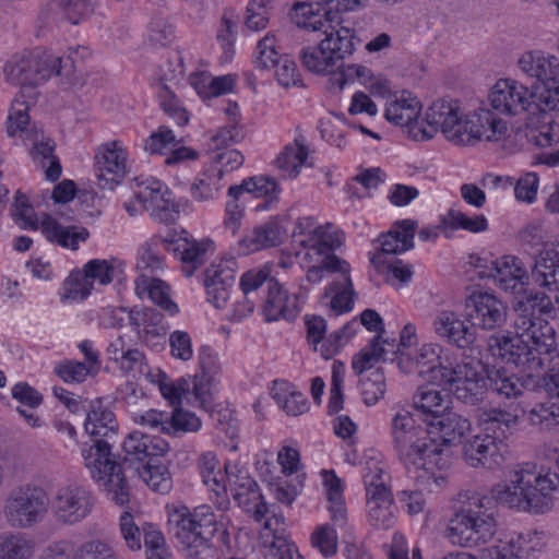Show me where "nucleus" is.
<instances>
[{"label": "nucleus", "mask_w": 559, "mask_h": 559, "mask_svg": "<svg viewBox=\"0 0 559 559\" xmlns=\"http://www.w3.org/2000/svg\"><path fill=\"white\" fill-rule=\"evenodd\" d=\"M559 487L556 473L543 474L530 463L513 471L510 484L500 483L491 489V498L474 495L455 510L447 527L453 545L475 547L489 542L496 534V507L492 500L534 514L551 510L554 493Z\"/></svg>", "instance_id": "nucleus-1"}, {"label": "nucleus", "mask_w": 559, "mask_h": 559, "mask_svg": "<svg viewBox=\"0 0 559 559\" xmlns=\"http://www.w3.org/2000/svg\"><path fill=\"white\" fill-rule=\"evenodd\" d=\"M559 318V289L530 294L518 304L513 331L492 334L488 349L528 376L539 373L559 357L557 333L549 319Z\"/></svg>", "instance_id": "nucleus-2"}, {"label": "nucleus", "mask_w": 559, "mask_h": 559, "mask_svg": "<svg viewBox=\"0 0 559 559\" xmlns=\"http://www.w3.org/2000/svg\"><path fill=\"white\" fill-rule=\"evenodd\" d=\"M438 131L455 145H473L479 140L499 141L507 127L487 109L464 117L457 100L440 98L428 107L421 128L416 124L411 133L416 141H424Z\"/></svg>", "instance_id": "nucleus-3"}, {"label": "nucleus", "mask_w": 559, "mask_h": 559, "mask_svg": "<svg viewBox=\"0 0 559 559\" xmlns=\"http://www.w3.org/2000/svg\"><path fill=\"white\" fill-rule=\"evenodd\" d=\"M117 426L116 416L108 407L99 400L92 402L86 411L84 428L96 439L88 449L82 450V456L92 478L116 504L123 507L129 502L130 487L123 467L115 460L108 441L116 435Z\"/></svg>", "instance_id": "nucleus-4"}, {"label": "nucleus", "mask_w": 559, "mask_h": 559, "mask_svg": "<svg viewBox=\"0 0 559 559\" xmlns=\"http://www.w3.org/2000/svg\"><path fill=\"white\" fill-rule=\"evenodd\" d=\"M230 520L203 504L168 508L169 532L180 545L186 559H219L218 547L229 544Z\"/></svg>", "instance_id": "nucleus-5"}, {"label": "nucleus", "mask_w": 559, "mask_h": 559, "mask_svg": "<svg viewBox=\"0 0 559 559\" xmlns=\"http://www.w3.org/2000/svg\"><path fill=\"white\" fill-rule=\"evenodd\" d=\"M74 63L70 57H58L35 49L27 55L14 56L4 66L7 81L21 87H36L52 75L70 79Z\"/></svg>", "instance_id": "nucleus-6"}, {"label": "nucleus", "mask_w": 559, "mask_h": 559, "mask_svg": "<svg viewBox=\"0 0 559 559\" xmlns=\"http://www.w3.org/2000/svg\"><path fill=\"white\" fill-rule=\"evenodd\" d=\"M49 504V498L41 487L23 484L14 487L8 493L3 514L11 527L27 530L45 519Z\"/></svg>", "instance_id": "nucleus-7"}, {"label": "nucleus", "mask_w": 559, "mask_h": 559, "mask_svg": "<svg viewBox=\"0 0 559 559\" xmlns=\"http://www.w3.org/2000/svg\"><path fill=\"white\" fill-rule=\"evenodd\" d=\"M325 38L318 46L304 47L300 51L302 66L317 74H325L332 69L343 68L342 61L355 50L354 33L347 27L335 32L323 31Z\"/></svg>", "instance_id": "nucleus-8"}, {"label": "nucleus", "mask_w": 559, "mask_h": 559, "mask_svg": "<svg viewBox=\"0 0 559 559\" xmlns=\"http://www.w3.org/2000/svg\"><path fill=\"white\" fill-rule=\"evenodd\" d=\"M120 535L124 546L131 551L145 549V559H174L162 531L153 523L138 524L134 516L124 511L119 519Z\"/></svg>", "instance_id": "nucleus-9"}, {"label": "nucleus", "mask_w": 559, "mask_h": 559, "mask_svg": "<svg viewBox=\"0 0 559 559\" xmlns=\"http://www.w3.org/2000/svg\"><path fill=\"white\" fill-rule=\"evenodd\" d=\"M429 430L394 449L396 456L405 468L411 471H432L435 467L442 471L452 462V451L441 448L437 440L429 437Z\"/></svg>", "instance_id": "nucleus-10"}, {"label": "nucleus", "mask_w": 559, "mask_h": 559, "mask_svg": "<svg viewBox=\"0 0 559 559\" xmlns=\"http://www.w3.org/2000/svg\"><path fill=\"white\" fill-rule=\"evenodd\" d=\"M488 273L481 272V277H492L497 286L514 295L512 301V309L514 319L516 318V308L520 301L530 297V294L543 293L540 288H530L531 273L524 269L521 260L513 255H504L499 259L492 260L490 265L487 266Z\"/></svg>", "instance_id": "nucleus-11"}, {"label": "nucleus", "mask_w": 559, "mask_h": 559, "mask_svg": "<svg viewBox=\"0 0 559 559\" xmlns=\"http://www.w3.org/2000/svg\"><path fill=\"white\" fill-rule=\"evenodd\" d=\"M133 193L153 219L162 224H174L179 217V204L169 188L155 178H135Z\"/></svg>", "instance_id": "nucleus-12"}, {"label": "nucleus", "mask_w": 559, "mask_h": 559, "mask_svg": "<svg viewBox=\"0 0 559 559\" xmlns=\"http://www.w3.org/2000/svg\"><path fill=\"white\" fill-rule=\"evenodd\" d=\"M489 102L500 114L528 116L538 110L537 94L523 83L512 79H500L489 93Z\"/></svg>", "instance_id": "nucleus-13"}, {"label": "nucleus", "mask_w": 559, "mask_h": 559, "mask_svg": "<svg viewBox=\"0 0 559 559\" xmlns=\"http://www.w3.org/2000/svg\"><path fill=\"white\" fill-rule=\"evenodd\" d=\"M337 5V0H311L296 2L290 10L292 21L300 28L317 32H335L340 24V12L354 11Z\"/></svg>", "instance_id": "nucleus-14"}, {"label": "nucleus", "mask_w": 559, "mask_h": 559, "mask_svg": "<svg viewBox=\"0 0 559 559\" xmlns=\"http://www.w3.org/2000/svg\"><path fill=\"white\" fill-rule=\"evenodd\" d=\"M465 317L474 329L492 331L506 325L508 307L493 294L476 293L465 301Z\"/></svg>", "instance_id": "nucleus-15"}, {"label": "nucleus", "mask_w": 559, "mask_h": 559, "mask_svg": "<svg viewBox=\"0 0 559 559\" xmlns=\"http://www.w3.org/2000/svg\"><path fill=\"white\" fill-rule=\"evenodd\" d=\"M94 499L92 492L79 485L58 488L52 497L51 508L58 521L75 524L92 511Z\"/></svg>", "instance_id": "nucleus-16"}, {"label": "nucleus", "mask_w": 559, "mask_h": 559, "mask_svg": "<svg viewBox=\"0 0 559 559\" xmlns=\"http://www.w3.org/2000/svg\"><path fill=\"white\" fill-rule=\"evenodd\" d=\"M308 290V287L302 282L299 292L290 295L287 289L275 280L262 300L263 313L266 321H276L278 319L294 320L302 309Z\"/></svg>", "instance_id": "nucleus-17"}, {"label": "nucleus", "mask_w": 559, "mask_h": 559, "mask_svg": "<svg viewBox=\"0 0 559 559\" xmlns=\"http://www.w3.org/2000/svg\"><path fill=\"white\" fill-rule=\"evenodd\" d=\"M397 230H390L381 235L377 242L379 246L370 257L372 265H381L396 259V254L405 252L414 247V236L417 223L412 219H403L395 224Z\"/></svg>", "instance_id": "nucleus-18"}, {"label": "nucleus", "mask_w": 559, "mask_h": 559, "mask_svg": "<svg viewBox=\"0 0 559 559\" xmlns=\"http://www.w3.org/2000/svg\"><path fill=\"white\" fill-rule=\"evenodd\" d=\"M122 448L123 465L135 471V466H142L146 461L164 455L169 450V444L159 437L132 431L126 437Z\"/></svg>", "instance_id": "nucleus-19"}, {"label": "nucleus", "mask_w": 559, "mask_h": 559, "mask_svg": "<svg viewBox=\"0 0 559 559\" xmlns=\"http://www.w3.org/2000/svg\"><path fill=\"white\" fill-rule=\"evenodd\" d=\"M97 186L103 190H114L126 175V152L116 142L98 148L95 155Z\"/></svg>", "instance_id": "nucleus-20"}, {"label": "nucleus", "mask_w": 559, "mask_h": 559, "mask_svg": "<svg viewBox=\"0 0 559 559\" xmlns=\"http://www.w3.org/2000/svg\"><path fill=\"white\" fill-rule=\"evenodd\" d=\"M258 56L255 64L258 68L266 69L275 68V76L277 82L284 86H296L301 80L297 71L296 63L287 56H281L274 48V37L265 36L258 43Z\"/></svg>", "instance_id": "nucleus-21"}, {"label": "nucleus", "mask_w": 559, "mask_h": 559, "mask_svg": "<svg viewBox=\"0 0 559 559\" xmlns=\"http://www.w3.org/2000/svg\"><path fill=\"white\" fill-rule=\"evenodd\" d=\"M287 216H274L255 226L239 241L240 249L247 254L280 246L287 237Z\"/></svg>", "instance_id": "nucleus-22"}, {"label": "nucleus", "mask_w": 559, "mask_h": 559, "mask_svg": "<svg viewBox=\"0 0 559 559\" xmlns=\"http://www.w3.org/2000/svg\"><path fill=\"white\" fill-rule=\"evenodd\" d=\"M516 67L526 78L535 79L543 85L559 82V58L544 50L523 52Z\"/></svg>", "instance_id": "nucleus-23"}, {"label": "nucleus", "mask_w": 559, "mask_h": 559, "mask_svg": "<svg viewBox=\"0 0 559 559\" xmlns=\"http://www.w3.org/2000/svg\"><path fill=\"white\" fill-rule=\"evenodd\" d=\"M430 433L438 435L437 444L450 451L452 447L463 443L465 436L471 431V421L461 414L445 409L442 414L428 420Z\"/></svg>", "instance_id": "nucleus-24"}, {"label": "nucleus", "mask_w": 559, "mask_h": 559, "mask_svg": "<svg viewBox=\"0 0 559 559\" xmlns=\"http://www.w3.org/2000/svg\"><path fill=\"white\" fill-rule=\"evenodd\" d=\"M236 262L233 259L211 264L205 270L204 286L207 300L216 308L225 307L229 292L235 283Z\"/></svg>", "instance_id": "nucleus-25"}, {"label": "nucleus", "mask_w": 559, "mask_h": 559, "mask_svg": "<svg viewBox=\"0 0 559 559\" xmlns=\"http://www.w3.org/2000/svg\"><path fill=\"white\" fill-rule=\"evenodd\" d=\"M213 246L211 239L197 241L187 237L170 238L167 251L180 259L182 272L187 277H190L195 270L206 262L209 252H213Z\"/></svg>", "instance_id": "nucleus-26"}, {"label": "nucleus", "mask_w": 559, "mask_h": 559, "mask_svg": "<svg viewBox=\"0 0 559 559\" xmlns=\"http://www.w3.org/2000/svg\"><path fill=\"white\" fill-rule=\"evenodd\" d=\"M455 374L452 392L459 401L473 406L484 401L488 391L486 374L469 362L459 364V373Z\"/></svg>", "instance_id": "nucleus-27"}, {"label": "nucleus", "mask_w": 559, "mask_h": 559, "mask_svg": "<svg viewBox=\"0 0 559 559\" xmlns=\"http://www.w3.org/2000/svg\"><path fill=\"white\" fill-rule=\"evenodd\" d=\"M367 499V516L376 528L389 530L395 523L394 499L386 486L369 484Z\"/></svg>", "instance_id": "nucleus-28"}, {"label": "nucleus", "mask_w": 559, "mask_h": 559, "mask_svg": "<svg viewBox=\"0 0 559 559\" xmlns=\"http://www.w3.org/2000/svg\"><path fill=\"white\" fill-rule=\"evenodd\" d=\"M433 328L441 338L459 348H469L476 340L472 324L461 320L453 311L439 312L435 318Z\"/></svg>", "instance_id": "nucleus-29"}, {"label": "nucleus", "mask_w": 559, "mask_h": 559, "mask_svg": "<svg viewBox=\"0 0 559 559\" xmlns=\"http://www.w3.org/2000/svg\"><path fill=\"white\" fill-rule=\"evenodd\" d=\"M282 515H273L266 519L263 530V538L265 545V559H304L295 544L284 535Z\"/></svg>", "instance_id": "nucleus-30"}, {"label": "nucleus", "mask_w": 559, "mask_h": 559, "mask_svg": "<svg viewBox=\"0 0 559 559\" xmlns=\"http://www.w3.org/2000/svg\"><path fill=\"white\" fill-rule=\"evenodd\" d=\"M463 457L472 467L491 468L502 459L500 444L489 433L477 435L463 441Z\"/></svg>", "instance_id": "nucleus-31"}, {"label": "nucleus", "mask_w": 559, "mask_h": 559, "mask_svg": "<svg viewBox=\"0 0 559 559\" xmlns=\"http://www.w3.org/2000/svg\"><path fill=\"white\" fill-rule=\"evenodd\" d=\"M200 374L194 376L193 393L195 399L204 406L211 400V386L221 374V364L217 354L210 346L199 349Z\"/></svg>", "instance_id": "nucleus-32"}, {"label": "nucleus", "mask_w": 559, "mask_h": 559, "mask_svg": "<svg viewBox=\"0 0 559 559\" xmlns=\"http://www.w3.org/2000/svg\"><path fill=\"white\" fill-rule=\"evenodd\" d=\"M233 498L246 512L252 513L255 521L267 514V507L260 488L250 476H236L231 483Z\"/></svg>", "instance_id": "nucleus-33"}, {"label": "nucleus", "mask_w": 559, "mask_h": 559, "mask_svg": "<svg viewBox=\"0 0 559 559\" xmlns=\"http://www.w3.org/2000/svg\"><path fill=\"white\" fill-rule=\"evenodd\" d=\"M344 242V234L337 230L333 224L326 223L313 228L306 238L299 240V243L308 249V255H336L334 251Z\"/></svg>", "instance_id": "nucleus-34"}, {"label": "nucleus", "mask_w": 559, "mask_h": 559, "mask_svg": "<svg viewBox=\"0 0 559 559\" xmlns=\"http://www.w3.org/2000/svg\"><path fill=\"white\" fill-rule=\"evenodd\" d=\"M281 188L275 179L267 176H253L242 180L240 185L231 186L228 189L229 198H239L249 193L254 198H263L265 201L257 206L258 210H267L278 200Z\"/></svg>", "instance_id": "nucleus-35"}, {"label": "nucleus", "mask_w": 559, "mask_h": 559, "mask_svg": "<svg viewBox=\"0 0 559 559\" xmlns=\"http://www.w3.org/2000/svg\"><path fill=\"white\" fill-rule=\"evenodd\" d=\"M533 283L546 289H559V251L550 249L535 257L531 266Z\"/></svg>", "instance_id": "nucleus-36"}, {"label": "nucleus", "mask_w": 559, "mask_h": 559, "mask_svg": "<svg viewBox=\"0 0 559 559\" xmlns=\"http://www.w3.org/2000/svg\"><path fill=\"white\" fill-rule=\"evenodd\" d=\"M527 139L539 147L559 143V123L550 112L537 111L527 117Z\"/></svg>", "instance_id": "nucleus-37"}, {"label": "nucleus", "mask_w": 559, "mask_h": 559, "mask_svg": "<svg viewBox=\"0 0 559 559\" xmlns=\"http://www.w3.org/2000/svg\"><path fill=\"white\" fill-rule=\"evenodd\" d=\"M439 350L437 345L425 344L419 349L396 356L397 366L404 373H417L426 378L427 369L440 360Z\"/></svg>", "instance_id": "nucleus-38"}, {"label": "nucleus", "mask_w": 559, "mask_h": 559, "mask_svg": "<svg viewBox=\"0 0 559 559\" xmlns=\"http://www.w3.org/2000/svg\"><path fill=\"white\" fill-rule=\"evenodd\" d=\"M478 423L485 433L501 445L511 428L516 426L518 417L508 411L490 407L479 412Z\"/></svg>", "instance_id": "nucleus-39"}, {"label": "nucleus", "mask_w": 559, "mask_h": 559, "mask_svg": "<svg viewBox=\"0 0 559 559\" xmlns=\"http://www.w3.org/2000/svg\"><path fill=\"white\" fill-rule=\"evenodd\" d=\"M135 293L140 298L147 296L155 305L168 312L176 314L178 306L170 299L168 285L158 278L147 274H141L134 282Z\"/></svg>", "instance_id": "nucleus-40"}, {"label": "nucleus", "mask_w": 559, "mask_h": 559, "mask_svg": "<svg viewBox=\"0 0 559 559\" xmlns=\"http://www.w3.org/2000/svg\"><path fill=\"white\" fill-rule=\"evenodd\" d=\"M40 229L47 240L62 247L76 249L80 241H85L88 230L84 227H63L57 219L46 215L40 222Z\"/></svg>", "instance_id": "nucleus-41"}, {"label": "nucleus", "mask_w": 559, "mask_h": 559, "mask_svg": "<svg viewBox=\"0 0 559 559\" xmlns=\"http://www.w3.org/2000/svg\"><path fill=\"white\" fill-rule=\"evenodd\" d=\"M488 391L504 397L516 399L524 392V384L521 379L508 371L504 367H485Z\"/></svg>", "instance_id": "nucleus-42"}, {"label": "nucleus", "mask_w": 559, "mask_h": 559, "mask_svg": "<svg viewBox=\"0 0 559 559\" xmlns=\"http://www.w3.org/2000/svg\"><path fill=\"white\" fill-rule=\"evenodd\" d=\"M426 428L420 424H417L414 415L405 409H397L390 424V437L393 449H396L401 444L411 441L419 436L425 435Z\"/></svg>", "instance_id": "nucleus-43"}, {"label": "nucleus", "mask_w": 559, "mask_h": 559, "mask_svg": "<svg viewBox=\"0 0 559 559\" xmlns=\"http://www.w3.org/2000/svg\"><path fill=\"white\" fill-rule=\"evenodd\" d=\"M538 539L535 533H519L512 536L510 540L502 543L489 550V559H522L530 557L531 552L536 550Z\"/></svg>", "instance_id": "nucleus-44"}, {"label": "nucleus", "mask_w": 559, "mask_h": 559, "mask_svg": "<svg viewBox=\"0 0 559 559\" xmlns=\"http://www.w3.org/2000/svg\"><path fill=\"white\" fill-rule=\"evenodd\" d=\"M419 115V103L415 98H406L404 94L401 97L388 102L384 117L388 121L401 126L421 128L417 121ZM412 129H409V132Z\"/></svg>", "instance_id": "nucleus-45"}, {"label": "nucleus", "mask_w": 559, "mask_h": 559, "mask_svg": "<svg viewBox=\"0 0 559 559\" xmlns=\"http://www.w3.org/2000/svg\"><path fill=\"white\" fill-rule=\"evenodd\" d=\"M354 295L350 271H347L346 274H340L324 292V297H331L330 305L335 314L345 313L353 309Z\"/></svg>", "instance_id": "nucleus-46"}, {"label": "nucleus", "mask_w": 559, "mask_h": 559, "mask_svg": "<svg viewBox=\"0 0 559 559\" xmlns=\"http://www.w3.org/2000/svg\"><path fill=\"white\" fill-rule=\"evenodd\" d=\"M55 147L53 140L47 138L36 141L31 151L34 162L45 169L46 179L50 181L58 180L62 171L60 162L53 154Z\"/></svg>", "instance_id": "nucleus-47"}, {"label": "nucleus", "mask_w": 559, "mask_h": 559, "mask_svg": "<svg viewBox=\"0 0 559 559\" xmlns=\"http://www.w3.org/2000/svg\"><path fill=\"white\" fill-rule=\"evenodd\" d=\"M34 540L22 533L0 535V559H32Z\"/></svg>", "instance_id": "nucleus-48"}, {"label": "nucleus", "mask_w": 559, "mask_h": 559, "mask_svg": "<svg viewBox=\"0 0 559 559\" xmlns=\"http://www.w3.org/2000/svg\"><path fill=\"white\" fill-rule=\"evenodd\" d=\"M413 407L424 415L425 420L433 419V416L442 414L448 407L443 405V395L441 391L420 385L413 395Z\"/></svg>", "instance_id": "nucleus-49"}, {"label": "nucleus", "mask_w": 559, "mask_h": 559, "mask_svg": "<svg viewBox=\"0 0 559 559\" xmlns=\"http://www.w3.org/2000/svg\"><path fill=\"white\" fill-rule=\"evenodd\" d=\"M168 238L162 236L153 237L148 242L141 247L139 250V257L136 262V269L142 274H153L164 267V261L159 255V248L167 251V245L169 243Z\"/></svg>", "instance_id": "nucleus-50"}, {"label": "nucleus", "mask_w": 559, "mask_h": 559, "mask_svg": "<svg viewBox=\"0 0 559 559\" xmlns=\"http://www.w3.org/2000/svg\"><path fill=\"white\" fill-rule=\"evenodd\" d=\"M309 151L304 144L302 136L296 138L293 145L285 146L284 151L277 156L275 163L277 167L285 171L288 177L295 178L299 175L301 166L308 157Z\"/></svg>", "instance_id": "nucleus-51"}, {"label": "nucleus", "mask_w": 559, "mask_h": 559, "mask_svg": "<svg viewBox=\"0 0 559 559\" xmlns=\"http://www.w3.org/2000/svg\"><path fill=\"white\" fill-rule=\"evenodd\" d=\"M135 472L156 492L164 495L173 487L167 467L157 463V459L146 461L142 466H135Z\"/></svg>", "instance_id": "nucleus-52"}, {"label": "nucleus", "mask_w": 559, "mask_h": 559, "mask_svg": "<svg viewBox=\"0 0 559 559\" xmlns=\"http://www.w3.org/2000/svg\"><path fill=\"white\" fill-rule=\"evenodd\" d=\"M275 278L271 277L264 270H249L240 277V289L243 298L263 300Z\"/></svg>", "instance_id": "nucleus-53"}, {"label": "nucleus", "mask_w": 559, "mask_h": 559, "mask_svg": "<svg viewBox=\"0 0 559 559\" xmlns=\"http://www.w3.org/2000/svg\"><path fill=\"white\" fill-rule=\"evenodd\" d=\"M224 171L212 167L202 173L191 187V194L198 201L213 200L221 191Z\"/></svg>", "instance_id": "nucleus-54"}, {"label": "nucleus", "mask_w": 559, "mask_h": 559, "mask_svg": "<svg viewBox=\"0 0 559 559\" xmlns=\"http://www.w3.org/2000/svg\"><path fill=\"white\" fill-rule=\"evenodd\" d=\"M272 397L289 416L301 415L308 409V401L305 395L297 391H289L286 383H275Z\"/></svg>", "instance_id": "nucleus-55"}, {"label": "nucleus", "mask_w": 559, "mask_h": 559, "mask_svg": "<svg viewBox=\"0 0 559 559\" xmlns=\"http://www.w3.org/2000/svg\"><path fill=\"white\" fill-rule=\"evenodd\" d=\"M347 271H350V265L346 260L337 255H328L307 270L305 281L313 285L320 283L325 273L337 274L338 277L340 274H346Z\"/></svg>", "instance_id": "nucleus-56"}, {"label": "nucleus", "mask_w": 559, "mask_h": 559, "mask_svg": "<svg viewBox=\"0 0 559 559\" xmlns=\"http://www.w3.org/2000/svg\"><path fill=\"white\" fill-rule=\"evenodd\" d=\"M441 223L444 227L464 229L471 233H480L488 228V221L484 215L479 214L469 217L463 212L453 209L449 210L447 215L442 216Z\"/></svg>", "instance_id": "nucleus-57"}, {"label": "nucleus", "mask_w": 559, "mask_h": 559, "mask_svg": "<svg viewBox=\"0 0 559 559\" xmlns=\"http://www.w3.org/2000/svg\"><path fill=\"white\" fill-rule=\"evenodd\" d=\"M360 393L366 405L379 402L385 393V377L381 369L371 370L360 379Z\"/></svg>", "instance_id": "nucleus-58"}, {"label": "nucleus", "mask_w": 559, "mask_h": 559, "mask_svg": "<svg viewBox=\"0 0 559 559\" xmlns=\"http://www.w3.org/2000/svg\"><path fill=\"white\" fill-rule=\"evenodd\" d=\"M163 320L164 316L159 311L154 308L148 310V317L141 329L139 340L150 347L162 345L160 340H163L167 333V328L163 323Z\"/></svg>", "instance_id": "nucleus-59"}, {"label": "nucleus", "mask_w": 559, "mask_h": 559, "mask_svg": "<svg viewBox=\"0 0 559 559\" xmlns=\"http://www.w3.org/2000/svg\"><path fill=\"white\" fill-rule=\"evenodd\" d=\"M166 427L167 435L179 437L186 432H197L201 428V420L193 413L175 407Z\"/></svg>", "instance_id": "nucleus-60"}, {"label": "nucleus", "mask_w": 559, "mask_h": 559, "mask_svg": "<svg viewBox=\"0 0 559 559\" xmlns=\"http://www.w3.org/2000/svg\"><path fill=\"white\" fill-rule=\"evenodd\" d=\"M427 370L426 378H423L427 382L426 385L441 388L442 391H453L456 381L455 373H459V364L448 367L438 361Z\"/></svg>", "instance_id": "nucleus-61"}, {"label": "nucleus", "mask_w": 559, "mask_h": 559, "mask_svg": "<svg viewBox=\"0 0 559 559\" xmlns=\"http://www.w3.org/2000/svg\"><path fill=\"white\" fill-rule=\"evenodd\" d=\"M530 423L544 429L559 425V404L552 401L537 403L527 414Z\"/></svg>", "instance_id": "nucleus-62"}, {"label": "nucleus", "mask_w": 559, "mask_h": 559, "mask_svg": "<svg viewBox=\"0 0 559 559\" xmlns=\"http://www.w3.org/2000/svg\"><path fill=\"white\" fill-rule=\"evenodd\" d=\"M311 545L325 557H332L337 551V534L329 524L318 526L311 534Z\"/></svg>", "instance_id": "nucleus-63"}, {"label": "nucleus", "mask_w": 559, "mask_h": 559, "mask_svg": "<svg viewBox=\"0 0 559 559\" xmlns=\"http://www.w3.org/2000/svg\"><path fill=\"white\" fill-rule=\"evenodd\" d=\"M235 80L231 75H223L217 78H206L202 81L193 82V86L198 94L202 97H217L233 91Z\"/></svg>", "instance_id": "nucleus-64"}]
</instances>
